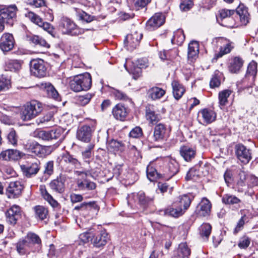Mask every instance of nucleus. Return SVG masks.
Wrapping results in <instances>:
<instances>
[{"mask_svg":"<svg viewBox=\"0 0 258 258\" xmlns=\"http://www.w3.org/2000/svg\"><path fill=\"white\" fill-rule=\"evenodd\" d=\"M199 52V43L196 41H192L188 44V57L194 58L197 56Z\"/></svg>","mask_w":258,"mask_h":258,"instance_id":"42","label":"nucleus"},{"mask_svg":"<svg viewBox=\"0 0 258 258\" xmlns=\"http://www.w3.org/2000/svg\"><path fill=\"white\" fill-rule=\"evenodd\" d=\"M93 96V95L90 93H87L84 95L80 96L78 98V101L81 105L83 106L85 105L90 102Z\"/></svg>","mask_w":258,"mask_h":258,"instance_id":"56","label":"nucleus"},{"mask_svg":"<svg viewBox=\"0 0 258 258\" xmlns=\"http://www.w3.org/2000/svg\"><path fill=\"white\" fill-rule=\"evenodd\" d=\"M164 215H170L173 217H178L181 216L185 212L181 207H179L175 203L172 207L160 211Z\"/></svg>","mask_w":258,"mask_h":258,"instance_id":"32","label":"nucleus"},{"mask_svg":"<svg viewBox=\"0 0 258 258\" xmlns=\"http://www.w3.org/2000/svg\"><path fill=\"white\" fill-rule=\"evenodd\" d=\"M25 238L29 242L30 247L35 244H39L41 242L40 237L34 233H28Z\"/></svg>","mask_w":258,"mask_h":258,"instance_id":"51","label":"nucleus"},{"mask_svg":"<svg viewBox=\"0 0 258 258\" xmlns=\"http://www.w3.org/2000/svg\"><path fill=\"white\" fill-rule=\"evenodd\" d=\"M191 198L187 195H184L178 198V201L175 203L179 207H181L184 211L187 210L190 205Z\"/></svg>","mask_w":258,"mask_h":258,"instance_id":"43","label":"nucleus"},{"mask_svg":"<svg viewBox=\"0 0 258 258\" xmlns=\"http://www.w3.org/2000/svg\"><path fill=\"white\" fill-rule=\"evenodd\" d=\"M128 71L132 74L133 78L135 80H137L142 74V69L141 67H139L138 66H134V67L131 69L130 71Z\"/></svg>","mask_w":258,"mask_h":258,"instance_id":"64","label":"nucleus"},{"mask_svg":"<svg viewBox=\"0 0 258 258\" xmlns=\"http://www.w3.org/2000/svg\"><path fill=\"white\" fill-rule=\"evenodd\" d=\"M257 73V63L254 61L250 62L248 67L245 78L243 79V82H245L247 80L249 81L250 85L253 84L256 75Z\"/></svg>","mask_w":258,"mask_h":258,"instance_id":"26","label":"nucleus"},{"mask_svg":"<svg viewBox=\"0 0 258 258\" xmlns=\"http://www.w3.org/2000/svg\"><path fill=\"white\" fill-rule=\"evenodd\" d=\"M150 2V0H134L133 5L137 10H139L146 7Z\"/></svg>","mask_w":258,"mask_h":258,"instance_id":"61","label":"nucleus"},{"mask_svg":"<svg viewBox=\"0 0 258 258\" xmlns=\"http://www.w3.org/2000/svg\"><path fill=\"white\" fill-rule=\"evenodd\" d=\"M60 164L62 169L67 172H71L74 169L78 168L81 165L78 159L68 152L62 155Z\"/></svg>","mask_w":258,"mask_h":258,"instance_id":"9","label":"nucleus"},{"mask_svg":"<svg viewBox=\"0 0 258 258\" xmlns=\"http://www.w3.org/2000/svg\"><path fill=\"white\" fill-rule=\"evenodd\" d=\"M219 18L222 20L228 18L231 19L230 16L236 13L239 16L242 25H246L249 21V15L247 9L243 5H239L236 11L233 10L222 9L219 11Z\"/></svg>","mask_w":258,"mask_h":258,"instance_id":"4","label":"nucleus"},{"mask_svg":"<svg viewBox=\"0 0 258 258\" xmlns=\"http://www.w3.org/2000/svg\"><path fill=\"white\" fill-rule=\"evenodd\" d=\"M154 199L153 196H147L146 194L140 191L138 193H133L128 196V203L131 204L132 201L138 203L141 206H146L152 203Z\"/></svg>","mask_w":258,"mask_h":258,"instance_id":"12","label":"nucleus"},{"mask_svg":"<svg viewBox=\"0 0 258 258\" xmlns=\"http://www.w3.org/2000/svg\"><path fill=\"white\" fill-rule=\"evenodd\" d=\"M54 163L52 161L47 162L45 165L44 174L51 175L53 173Z\"/></svg>","mask_w":258,"mask_h":258,"instance_id":"62","label":"nucleus"},{"mask_svg":"<svg viewBox=\"0 0 258 258\" xmlns=\"http://www.w3.org/2000/svg\"><path fill=\"white\" fill-rule=\"evenodd\" d=\"M212 230V226L209 223H203L199 228L200 236L204 239H207L209 237Z\"/></svg>","mask_w":258,"mask_h":258,"instance_id":"46","label":"nucleus"},{"mask_svg":"<svg viewBox=\"0 0 258 258\" xmlns=\"http://www.w3.org/2000/svg\"><path fill=\"white\" fill-rule=\"evenodd\" d=\"M235 152L237 158L244 164L248 163L251 159L250 150L242 144L235 146Z\"/></svg>","mask_w":258,"mask_h":258,"instance_id":"13","label":"nucleus"},{"mask_svg":"<svg viewBox=\"0 0 258 258\" xmlns=\"http://www.w3.org/2000/svg\"><path fill=\"white\" fill-rule=\"evenodd\" d=\"M26 40L34 45L45 47L46 48L49 47V45L46 40L38 35H27L26 36Z\"/></svg>","mask_w":258,"mask_h":258,"instance_id":"30","label":"nucleus"},{"mask_svg":"<svg viewBox=\"0 0 258 258\" xmlns=\"http://www.w3.org/2000/svg\"><path fill=\"white\" fill-rule=\"evenodd\" d=\"M200 113L202 115L204 121L207 123H210L216 119V114L214 111L211 110L206 108L203 109L200 111Z\"/></svg>","mask_w":258,"mask_h":258,"instance_id":"40","label":"nucleus"},{"mask_svg":"<svg viewBox=\"0 0 258 258\" xmlns=\"http://www.w3.org/2000/svg\"><path fill=\"white\" fill-rule=\"evenodd\" d=\"M169 132L165 124L160 123L156 124L154 128V133L152 141L163 142L168 138Z\"/></svg>","mask_w":258,"mask_h":258,"instance_id":"11","label":"nucleus"},{"mask_svg":"<svg viewBox=\"0 0 258 258\" xmlns=\"http://www.w3.org/2000/svg\"><path fill=\"white\" fill-rule=\"evenodd\" d=\"M211 207L210 201L204 198L197 206L195 213L199 216L206 217L210 215Z\"/></svg>","mask_w":258,"mask_h":258,"instance_id":"19","label":"nucleus"},{"mask_svg":"<svg viewBox=\"0 0 258 258\" xmlns=\"http://www.w3.org/2000/svg\"><path fill=\"white\" fill-rule=\"evenodd\" d=\"M21 69V63L17 60H10L8 62L5 67L6 71L17 72Z\"/></svg>","mask_w":258,"mask_h":258,"instance_id":"49","label":"nucleus"},{"mask_svg":"<svg viewBox=\"0 0 258 258\" xmlns=\"http://www.w3.org/2000/svg\"><path fill=\"white\" fill-rule=\"evenodd\" d=\"M142 38V34L137 31L127 35L124 40L125 47L128 50H133L138 46Z\"/></svg>","mask_w":258,"mask_h":258,"instance_id":"14","label":"nucleus"},{"mask_svg":"<svg viewBox=\"0 0 258 258\" xmlns=\"http://www.w3.org/2000/svg\"><path fill=\"white\" fill-rule=\"evenodd\" d=\"M58 28L63 34L77 36L84 33L85 31L89 29H84L79 27L71 19L68 17H61L58 22Z\"/></svg>","mask_w":258,"mask_h":258,"instance_id":"1","label":"nucleus"},{"mask_svg":"<svg viewBox=\"0 0 258 258\" xmlns=\"http://www.w3.org/2000/svg\"><path fill=\"white\" fill-rule=\"evenodd\" d=\"M143 135L142 130L139 126H136L133 128L130 133V137L133 138H138Z\"/></svg>","mask_w":258,"mask_h":258,"instance_id":"60","label":"nucleus"},{"mask_svg":"<svg viewBox=\"0 0 258 258\" xmlns=\"http://www.w3.org/2000/svg\"><path fill=\"white\" fill-rule=\"evenodd\" d=\"M15 44V40L12 34L4 33L0 39V49L4 52L11 50Z\"/></svg>","mask_w":258,"mask_h":258,"instance_id":"18","label":"nucleus"},{"mask_svg":"<svg viewBox=\"0 0 258 258\" xmlns=\"http://www.w3.org/2000/svg\"><path fill=\"white\" fill-rule=\"evenodd\" d=\"M243 64V60L239 57H235L230 63L229 70L232 73H237L240 70Z\"/></svg>","mask_w":258,"mask_h":258,"instance_id":"39","label":"nucleus"},{"mask_svg":"<svg viewBox=\"0 0 258 258\" xmlns=\"http://www.w3.org/2000/svg\"><path fill=\"white\" fill-rule=\"evenodd\" d=\"M17 252L20 255H24L29 252L30 246L29 242L25 238L20 239L15 244Z\"/></svg>","mask_w":258,"mask_h":258,"instance_id":"31","label":"nucleus"},{"mask_svg":"<svg viewBox=\"0 0 258 258\" xmlns=\"http://www.w3.org/2000/svg\"><path fill=\"white\" fill-rule=\"evenodd\" d=\"M17 11L18 9L15 5L7 7L0 5V21L12 26L16 20Z\"/></svg>","mask_w":258,"mask_h":258,"instance_id":"7","label":"nucleus"},{"mask_svg":"<svg viewBox=\"0 0 258 258\" xmlns=\"http://www.w3.org/2000/svg\"><path fill=\"white\" fill-rule=\"evenodd\" d=\"M184 39L185 35L183 30L178 29L174 32L171 41L173 43H176L178 45H180L184 42Z\"/></svg>","mask_w":258,"mask_h":258,"instance_id":"47","label":"nucleus"},{"mask_svg":"<svg viewBox=\"0 0 258 258\" xmlns=\"http://www.w3.org/2000/svg\"><path fill=\"white\" fill-rule=\"evenodd\" d=\"M233 47L231 46V43H228L223 47H221L220 49V51L216 53L214 56V58L217 59L218 58L221 57L224 54L229 53Z\"/></svg>","mask_w":258,"mask_h":258,"instance_id":"52","label":"nucleus"},{"mask_svg":"<svg viewBox=\"0 0 258 258\" xmlns=\"http://www.w3.org/2000/svg\"><path fill=\"white\" fill-rule=\"evenodd\" d=\"M231 93V91L228 89L223 90L219 93V103L220 106H224L226 105L228 102L227 99Z\"/></svg>","mask_w":258,"mask_h":258,"instance_id":"48","label":"nucleus"},{"mask_svg":"<svg viewBox=\"0 0 258 258\" xmlns=\"http://www.w3.org/2000/svg\"><path fill=\"white\" fill-rule=\"evenodd\" d=\"M25 17L54 37V29L53 26L49 23L43 22L39 16L32 12H29L25 14Z\"/></svg>","mask_w":258,"mask_h":258,"instance_id":"10","label":"nucleus"},{"mask_svg":"<svg viewBox=\"0 0 258 258\" xmlns=\"http://www.w3.org/2000/svg\"><path fill=\"white\" fill-rule=\"evenodd\" d=\"M108 240V235L105 230H101L99 233L93 236L91 238L92 243L96 247L103 246Z\"/></svg>","mask_w":258,"mask_h":258,"instance_id":"25","label":"nucleus"},{"mask_svg":"<svg viewBox=\"0 0 258 258\" xmlns=\"http://www.w3.org/2000/svg\"><path fill=\"white\" fill-rule=\"evenodd\" d=\"M172 93L174 98L179 100L185 92V88L183 85L177 81L174 80L171 83Z\"/></svg>","mask_w":258,"mask_h":258,"instance_id":"33","label":"nucleus"},{"mask_svg":"<svg viewBox=\"0 0 258 258\" xmlns=\"http://www.w3.org/2000/svg\"><path fill=\"white\" fill-rule=\"evenodd\" d=\"M24 149L28 152L34 154L39 157H45L52 152L50 146H42L37 142L28 141L24 145Z\"/></svg>","mask_w":258,"mask_h":258,"instance_id":"6","label":"nucleus"},{"mask_svg":"<svg viewBox=\"0 0 258 258\" xmlns=\"http://www.w3.org/2000/svg\"><path fill=\"white\" fill-rule=\"evenodd\" d=\"M75 174L79 177L76 180L77 187L81 191H89L94 190L96 188V183L87 179L89 176H92L90 170L75 171Z\"/></svg>","mask_w":258,"mask_h":258,"instance_id":"5","label":"nucleus"},{"mask_svg":"<svg viewBox=\"0 0 258 258\" xmlns=\"http://www.w3.org/2000/svg\"><path fill=\"white\" fill-rule=\"evenodd\" d=\"M63 131L61 128H55L49 131L41 130L37 132V137L44 141L58 140L61 143L64 139Z\"/></svg>","mask_w":258,"mask_h":258,"instance_id":"8","label":"nucleus"},{"mask_svg":"<svg viewBox=\"0 0 258 258\" xmlns=\"http://www.w3.org/2000/svg\"><path fill=\"white\" fill-rule=\"evenodd\" d=\"M248 175L247 173L244 170V168L242 167L239 170L238 173L237 179L236 181V187L238 192H243L246 189L247 183L246 180L248 179Z\"/></svg>","mask_w":258,"mask_h":258,"instance_id":"28","label":"nucleus"},{"mask_svg":"<svg viewBox=\"0 0 258 258\" xmlns=\"http://www.w3.org/2000/svg\"><path fill=\"white\" fill-rule=\"evenodd\" d=\"M30 71L31 74L37 77H44L46 74V68L42 59H34L31 61Z\"/></svg>","mask_w":258,"mask_h":258,"instance_id":"15","label":"nucleus"},{"mask_svg":"<svg viewBox=\"0 0 258 258\" xmlns=\"http://www.w3.org/2000/svg\"><path fill=\"white\" fill-rule=\"evenodd\" d=\"M20 158V152L17 150L8 149L0 153V159L4 161H16Z\"/></svg>","mask_w":258,"mask_h":258,"instance_id":"29","label":"nucleus"},{"mask_svg":"<svg viewBox=\"0 0 258 258\" xmlns=\"http://www.w3.org/2000/svg\"><path fill=\"white\" fill-rule=\"evenodd\" d=\"M163 177L169 179L178 172V163L173 160L168 159L165 162Z\"/></svg>","mask_w":258,"mask_h":258,"instance_id":"17","label":"nucleus"},{"mask_svg":"<svg viewBox=\"0 0 258 258\" xmlns=\"http://www.w3.org/2000/svg\"><path fill=\"white\" fill-rule=\"evenodd\" d=\"M194 3L192 0H183L180 5V8L182 11H188L192 8Z\"/></svg>","mask_w":258,"mask_h":258,"instance_id":"57","label":"nucleus"},{"mask_svg":"<svg viewBox=\"0 0 258 258\" xmlns=\"http://www.w3.org/2000/svg\"><path fill=\"white\" fill-rule=\"evenodd\" d=\"M7 221L11 224H15L20 216V208L14 205L6 213Z\"/></svg>","mask_w":258,"mask_h":258,"instance_id":"24","label":"nucleus"},{"mask_svg":"<svg viewBox=\"0 0 258 258\" xmlns=\"http://www.w3.org/2000/svg\"><path fill=\"white\" fill-rule=\"evenodd\" d=\"M164 15L160 13H156L147 22V27L150 30H154L161 26L165 22Z\"/></svg>","mask_w":258,"mask_h":258,"instance_id":"20","label":"nucleus"},{"mask_svg":"<svg viewBox=\"0 0 258 258\" xmlns=\"http://www.w3.org/2000/svg\"><path fill=\"white\" fill-rule=\"evenodd\" d=\"M94 144L90 143L87 147L82 152V155L86 162H88L93 155V150Z\"/></svg>","mask_w":258,"mask_h":258,"instance_id":"50","label":"nucleus"},{"mask_svg":"<svg viewBox=\"0 0 258 258\" xmlns=\"http://www.w3.org/2000/svg\"><path fill=\"white\" fill-rule=\"evenodd\" d=\"M148 93L152 100H156L161 98L165 94V91L161 88L153 87L148 90Z\"/></svg>","mask_w":258,"mask_h":258,"instance_id":"41","label":"nucleus"},{"mask_svg":"<svg viewBox=\"0 0 258 258\" xmlns=\"http://www.w3.org/2000/svg\"><path fill=\"white\" fill-rule=\"evenodd\" d=\"M77 16L80 20L87 23H90L96 19L95 16L90 15L84 11L78 12Z\"/></svg>","mask_w":258,"mask_h":258,"instance_id":"53","label":"nucleus"},{"mask_svg":"<svg viewBox=\"0 0 258 258\" xmlns=\"http://www.w3.org/2000/svg\"><path fill=\"white\" fill-rule=\"evenodd\" d=\"M147 176L151 181H154L157 178L162 177V174L157 172L155 168L149 165L147 167Z\"/></svg>","mask_w":258,"mask_h":258,"instance_id":"45","label":"nucleus"},{"mask_svg":"<svg viewBox=\"0 0 258 258\" xmlns=\"http://www.w3.org/2000/svg\"><path fill=\"white\" fill-rule=\"evenodd\" d=\"M222 202L225 205H237L238 207H240V204L242 203L240 199L236 196L230 194L224 195L222 198Z\"/></svg>","mask_w":258,"mask_h":258,"instance_id":"34","label":"nucleus"},{"mask_svg":"<svg viewBox=\"0 0 258 258\" xmlns=\"http://www.w3.org/2000/svg\"><path fill=\"white\" fill-rule=\"evenodd\" d=\"M35 217L41 220H44L48 215L47 209L42 206H36L33 208Z\"/></svg>","mask_w":258,"mask_h":258,"instance_id":"44","label":"nucleus"},{"mask_svg":"<svg viewBox=\"0 0 258 258\" xmlns=\"http://www.w3.org/2000/svg\"><path fill=\"white\" fill-rule=\"evenodd\" d=\"M21 168L24 174L27 177H31L36 175L40 169V163L39 161L32 162L26 165H22Z\"/></svg>","mask_w":258,"mask_h":258,"instance_id":"22","label":"nucleus"},{"mask_svg":"<svg viewBox=\"0 0 258 258\" xmlns=\"http://www.w3.org/2000/svg\"><path fill=\"white\" fill-rule=\"evenodd\" d=\"M9 142L13 145H16L18 142V136L16 131L12 129L7 136Z\"/></svg>","mask_w":258,"mask_h":258,"instance_id":"55","label":"nucleus"},{"mask_svg":"<svg viewBox=\"0 0 258 258\" xmlns=\"http://www.w3.org/2000/svg\"><path fill=\"white\" fill-rule=\"evenodd\" d=\"M10 81L5 79L3 76L0 78V91H6L9 89Z\"/></svg>","mask_w":258,"mask_h":258,"instance_id":"59","label":"nucleus"},{"mask_svg":"<svg viewBox=\"0 0 258 258\" xmlns=\"http://www.w3.org/2000/svg\"><path fill=\"white\" fill-rule=\"evenodd\" d=\"M146 115L147 119L152 124L156 123L160 120V116L155 113L153 105L146 107Z\"/></svg>","mask_w":258,"mask_h":258,"instance_id":"38","label":"nucleus"},{"mask_svg":"<svg viewBox=\"0 0 258 258\" xmlns=\"http://www.w3.org/2000/svg\"><path fill=\"white\" fill-rule=\"evenodd\" d=\"M112 113L116 119L124 121L127 116L128 112L126 108L124 105L119 103L112 108Z\"/></svg>","mask_w":258,"mask_h":258,"instance_id":"27","label":"nucleus"},{"mask_svg":"<svg viewBox=\"0 0 258 258\" xmlns=\"http://www.w3.org/2000/svg\"><path fill=\"white\" fill-rule=\"evenodd\" d=\"M179 151L180 155L186 161H190L194 158L196 154V151L193 149L186 146L181 147Z\"/></svg>","mask_w":258,"mask_h":258,"instance_id":"37","label":"nucleus"},{"mask_svg":"<svg viewBox=\"0 0 258 258\" xmlns=\"http://www.w3.org/2000/svg\"><path fill=\"white\" fill-rule=\"evenodd\" d=\"M91 76L88 73L75 76L70 82L71 89L76 92L87 91L91 88Z\"/></svg>","mask_w":258,"mask_h":258,"instance_id":"3","label":"nucleus"},{"mask_svg":"<svg viewBox=\"0 0 258 258\" xmlns=\"http://www.w3.org/2000/svg\"><path fill=\"white\" fill-rule=\"evenodd\" d=\"M42 103L37 100H32L23 105L20 112V117L23 121H29L38 116L42 111Z\"/></svg>","mask_w":258,"mask_h":258,"instance_id":"2","label":"nucleus"},{"mask_svg":"<svg viewBox=\"0 0 258 258\" xmlns=\"http://www.w3.org/2000/svg\"><path fill=\"white\" fill-rule=\"evenodd\" d=\"M113 94L115 98L118 100H127L129 99L125 93L117 89H114Z\"/></svg>","mask_w":258,"mask_h":258,"instance_id":"58","label":"nucleus"},{"mask_svg":"<svg viewBox=\"0 0 258 258\" xmlns=\"http://www.w3.org/2000/svg\"><path fill=\"white\" fill-rule=\"evenodd\" d=\"M41 88L46 92L48 97L55 100L58 99V93L53 85L50 83H42L41 84Z\"/></svg>","mask_w":258,"mask_h":258,"instance_id":"35","label":"nucleus"},{"mask_svg":"<svg viewBox=\"0 0 258 258\" xmlns=\"http://www.w3.org/2000/svg\"><path fill=\"white\" fill-rule=\"evenodd\" d=\"M41 194L43 199L46 201L53 208H57L59 207V204L58 202L53 199L51 195H50L45 188V186H40Z\"/></svg>","mask_w":258,"mask_h":258,"instance_id":"36","label":"nucleus"},{"mask_svg":"<svg viewBox=\"0 0 258 258\" xmlns=\"http://www.w3.org/2000/svg\"><path fill=\"white\" fill-rule=\"evenodd\" d=\"M94 131V128L88 125H83L78 130L77 137L82 142H89Z\"/></svg>","mask_w":258,"mask_h":258,"instance_id":"23","label":"nucleus"},{"mask_svg":"<svg viewBox=\"0 0 258 258\" xmlns=\"http://www.w3.org/2000/svg\"><path fill=\"white\" fill-rule=\"evenodd\" d=\"M258 185V177L253 175H250L248 176V182L246 186L253 187Z\"/></svg>","mask_w":258,"mask_h":258,"instance_id":"63","label":"nucleus"},{"mask_svg":"<svg viewBox=\"0 0 258 258\" xmlns=\"http://www.w3.org/2000/svg\"><path fill=\"white\" fill-rule=\"evenodd\" d=\"M250 239L247 236L241 237L238 242V246L240 248H246L250 244Z\"/></svg>","mask_w":258,"mask_h":258,"instance_id":"54","label":"nucleus"},{"mask_svg":"<svg viewBox=\"0 0 258 258\" xmlns=\"http://www.w3.org/2000/svg\"><path fill=\"white\" fill-rule=\"evenodd\" d=\"M66 181V176L60 174L56 179L52 180L49 183L50 188L57 193H62L64 190V183Z\"/></svg>","mask_w":258,"mask_h":258,"instance_id":"21","label":"nucleus"},{"mask_svg":"<svg viewBox=\"0 0 258 258\" xmlns=\"http://www.w3.org/2000/svg\"><path fill=\"white\" fill-rule=\"evenodd\" d=\"M24 186L21 182H11L6 188V194L10 199L18 198L21 195Z\"/></svg>","mask_w":258,"mask_h":258,"instance_id":"16","label":"nucleus"}]
</instances>
